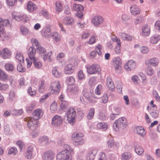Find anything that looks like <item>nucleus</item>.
I'll list each match as a JSON object with an SVG mask.
<instances>
[{
    "label": "nucleus",
    "instance_id": "1",
    "mask_svg": "<svg viewBox=\"0 0 160 160\" xmlns=\"http://www.w3.org/2000/svg\"><path fill=\"white\" fill-rule=\"evenodd\" d=\"M74 153L73 149L67 145L65 150L60 152L57 155V160H72V154Z\"/></svg>",
    "mask_w": 160,
    "mask_h": 160
},
{
    "label": "nucleus",
    "instance_id": "2",
    "mask_svg": "<svg viewBox=\"0 0 160 160\" xmlns=\"http://www.w3.org/2000/svg\"><path fill=\"white\" fill-rule=\"evenodd\" d=\"M127 124L126 119L124 118H121L116 120L113 124L114 129L118 131L123 129L126 127Z\"/></svg>",
    "mask_w": 160,
    "mask_h": 160
},
{
    "label": "nucleus",
    "instance_id": "3",
    "mask_svg": "<svg viewBox=\"0 0 160 160\" xmlns=\"http://www.w3.org/2000/svg\"><path fill=\"white\" fill-rule=\"evenodd\" d=\"M76 111L72 108H69L67 112L66 115L67 120L71 124L73 125L76 121Z\"/></svg>",
    "mask_w": 160,
    "mask_h": 160
},
{
    "label": "nucleus",
    "instance_id": "4",
    "mask_svg": "<svg viewBox=\"0 0 160 160\" xmlns=\"http://www.w3.org/2000/svg\"><path fill=\"white\" fill-rule=\"evenodd\" d=\"M25 121L28 122V127L32 130L36 129L38 126V120L34 119L32 117H28L25 118Z\"/></svg>",
    "mask_w": 160,
    "mask_h": 160
},
{
    "label": "nucleus",
    "instance_id": "5",
    "mask_svg": "<svg viewBox=\"0 0 160 160\" xmlns=\"http://www.w3.org/2000/svg\"><path fill=\"white\" fill-rule=\"evenodd\" d=\"M61 86L59 81H56L52 82L49 88V91L51 93H59L60 91Z\"/></svg>",
    "mask_w": 160,
    "mask_h": 160
},
{
    "label": "nucleus",
    "instance_id": "6",
    "mask_svg": "<svg viewBox=\"0 0 160 160\" xmlns=\"http://www.w3.org/2000/svg\"><path fill=\"white\" fill-rule=\"evenodd\" d=\"M63 120V117L58 115H56L52 118L51 124L55 127H58L61 125Z\"/></svg>",
    "mask_w": 160,
    "mask_h": 160
},
{
    "label": "nucleus",
    "instance_id": "7",
    "mask_svg": "<svg viewBox=\"0 0 160 160\" xmlns=\"http://www.w3.org/2000/svg\"><path fill=\"white\" fill-rule=\"evenodd\" d=\"M4 26L11 28V24L8 20H3L0 18V32L2 35L5 32Z\"/></svg>",
    "mask_w": 160,
    "mask_h": 160
},
{
    "label": "nucleus",
    "instance_id": "8",
    "mask_svg": "<svg viewBox=\"0 0 160 160\" xmlns=\"http://www.w3.org/2000/svg\"><path fill=\"white\" fill-rule=\"evenodd\" d=\"M73 8L74 10L77 12L76 16L79 18H82L83 16L82 13L84 8L83 6L80 4L75 3L73 5Z\"/></svg>",
    "mask_w": 160,
    "mask_h": 160
},
{
    "label": "nucleus",
    "instance_id": "9",
    "mask_svg": "<svg viewBox=\"0 0 160 160\" xmlns=\"http://www.w3.org/2000/svg\"><path fill=\"white\" fill-rule=\"evenodd\" d=\"M11 55V51L8 48H5L0 50V55L4 59L9 58Z\"/></svg>",
    "mask_w": 160,
    "mask_h": 160
},
{
    "label": "nucleus",
    "instance_id": "10",
    "mask_svg": "<svg viewBox=\"0 0 160 160\" xmlns=\"http://www.w3.org/2000/svg\"><path fill=\"white\" fill-rule=\"evenodd\" d=\"M43 111L40 108L35 109L33 112V118L38 120L40 119L43 115Z\"/></svg>",
    "mask_w": 160,
    "mask_h": 160
},
{
    "label": "nucleus",
    "instance_id": "11",
    "mask_svg": "<svg viewBox=\"0 0 160 160\" xmlns=\"http://www.w3.org/2000/svg\"><path fill=\"white\" fill-rule=\"evenodd\" d=\"M75 67L72 64H68L65 67L64 72L67 75H70L74 72Z\"/></svg>",
    "mask_w": 160,
    "mask_h": 160
},
{
    "label": "nucleus",
    "instance_id": "12",
    "mask_svg": "<svg viewBox=\"0 0 160 160\" xmlns=\"http://www.w3.org/2000/svg\"><path fill=\"white\" fill-rule=\"evenodd\" d=\"M136 66L135 62L132 60H130L124 65L125 69L127 71H130L134 69Z\"/></svg>",
    "mask_w": 160,
    "mask_h": 160
},
{
    "label": "nucleus",
    "instance_id": "13",
    "mask_svg": "<svg viewBox=\"0 0 160 160\" xmlns=\"http://www.w3.org/2000/svg\"><path fill=\"white\" fill-rule=\"evenodd\" d=\"M42 35L46 38L51 37V36L52 29L49 25H47L42 29Z\"/></svg>",
    "mask_w": 160,
    "mask_h": 160
},
{
    "label": "nucleus",
    "instance_id": "14",
    "mask_svg": "<svg viewBox=\"0 0 160 160\" xmlns=\"http://www.w3.org/2000/svg\"><path fill=\"white\" fill-rule=\"evenodd\" d=\"M98 68L96 64H92L87 66V69L88 73L90 74H94L96 73L98 70Z\"/></svg>",
    "mask_w": 160,
    "mask_h": 160
},
{
    "label": "nucleus",
    "instance_id": "15",
    "mask_svg": "<svg viewBox=\"0 0 160 160\" xmlns=\"http://www.w3.org/2000/svg\"><path fill=\"white\" fill-rule=\"evenodd\" d=\"M27 8L29 12H31L36 10L38 7L37 5L32 2L29 1L27 4Z\"/></svg>",
    "mask_w": 160,
    "mask_h": 160
},
{
    "label": "nucleus",
    "instance_id": "16",
    "mask_svg": "<svg viewBox=\"0 0 160 160\" xmlns=\"http://www.w3.org/2000/svg\"><path fill=\"white\" fill-rule=\"evenodd\" d=\"M54 156V153L51 151H48L44 153L43 159L44 160H52Z\"/></svg>",
    "mask_w": 160,
    "mask_h": 160
},
{
    "label": "nucleus",
    "instance_id": "17",
    "mask_svg": "<svg viewBox=\"0 0 160 160\" xmlns=\"http://www.w3.org/2000/svg\"><path fill=\"white\" fill-rule=\"evenodd\" d=\"M159 62V60L157 58H153L150 59L146 61V64H150L153 67L157 66Z\"/></svg>",
    "mask_w": 160,
    "mask_h": 160
},
{
    "label": "nucleus",
    "instance_id": "18",
    "mask_svg": "<svg viewBox=\"0 0 160 160\" xmlns=\"http://www.w3.org/2000/svg\"><path fill=\"white\" fill-rule=\"evenodd\" d=\"M45 81L44 80H42L39 82L38 90L41 93L44 92L46 90Z\"/></svg>",
    "mask_w": 160,
    "mask_h": 160
},
{
    "label": "nucleus",
    "instance_id": "19",
    "mask_svg": "<svg viewBox=\"0 0 160 160\" xmlns=\"http://www.w3.org/2000/svg\"><path fill=\"white\" fill-rule=\"evenodd\" d=\"M36 50L35 48L32 47L29 48L28 52V55L30 59L32 60L36 58L34 56L36 54Z\"/></svg>",
    "mask_w": 160,
    "mask_h": 160
},
{
    "label": "nucleus",
    "instance_id": "20",
    "mask_svg": "<svg viewBox=\"0 0 160 160\" xmlns=\"http://www.w3.org/2000/svg\"><path fill=\"white\" fill-rule=\"evenodd\" d=\"M16 96L15 92L13 90H11L8 95V100L10 102L16 101Z\"/></svg>",
    "mask_w": 160,
    "mask_h": 160
},
{
    "label": "nucleus",
    "instance_id": "21",
    "mask_svg": "<svg viewBox=\"0 0 160 160\" xmlns=\"http://www.w3.org/2000/svg\"><path fill=\"white\" fill-rule=\"evenodd\" d=\"M33 147L32 146H29L28 148L27 152L26 153V156L28 159H31L32 157Z\"/></svg>",
    "mask_w": 160,
    "mask_h": 160
},
{
    "label": "nucleus",
    "instance_id": "22",
    "mask_svg": "<svg viewBox=\"0 0 160 160\" xmlns=\"http://www.w3.org/2000/svg\"><path fill=\"white\" fill-rule=\"evenodd\" d=\"M150 28L147 25H145L142 28V34L144 36H148L150 33Z\"/></svg>",
    "mask_w": 160,
    "mask_h": 160
},
{
    "label": "nucleus",
    "instance_id": "23",
    "mask_svg": "<svg viewBox=\"0 0 160 160\" xmlns=\"http://www.w3.org/2000/svg\"><path fill=\"white\" fill-rule=\"evenodd\" d=\"M55 10L57 12H60L63 10V6L62 3L59 1L55 3Z\"/></svg>",
    "mask_w": 160,
    "mask_h": 160
},
{
    "label": "nucleus",
    "instance_id": "24",
    "mask_svg": "<svg viewBox=\"0 0 160 160\" xmlns=\"http://www.w3.org/2000/svg\"><path fill=\"white\" fill-rule=\"evenodd\" d=\"M131 12L133 14L137 15L140 13V10L136 5H132L130 7Z\"/></svg>",
    "mask_w": 160,
    "mask_h": 160
},
{
    "label": "nucleus",
    "instance_id": "25",
    "mask_svg": "<svg viewBox=\"0 0 160 160\" xmlns=\"http://www.w3.org/2000/svg\"><path fill=\"white\" fill-rule=\"evenodd\" d=\"M63 23L66 25H71L74 22L73 19L70 17H66L63 20Z\"/></svg>",
    "mask_w": 160,
    "mask_h": 160
},
{
    "label": "nucleus",
    "instance_id": "26",
    "mask_svg": "<svg viewBox=\"0 0 160 160\" xmlns=\"http://www.w3.org/2000/svg\"><path fill=\"white\" fill-rule=\"evenodd\" d=\"M73 144L75 146H78L82 144L84 142V140L82 138L77 139L72 138Z\"/></svg>",
    "mask_w": 160,
    "mask_h": 160
},
{
    "label": "nucleus",
    "instance_id": "27",
    "mask_svg": "<svg viewBox=\"0 0 160 160\" xmlns=\"http://www.w3.org/2000/svg\"><path fill=\"white\" fill-rule=\"evenodd\" d=\"M76 80L75 78L73 76H68L66 78V82L70 85H72L75 82Z\"/></svg>",
    "mask_w": 160,
    "mask_h": 160
},
{
    "label": "nucleus",
    "instance_id": "28",
    "mask_svg": "<svg viewBox=\"0 0 160 160\" xmlns=\"http://www.w3.org/2000/svg\"><path fill=\"white\" fill-rule=\"evenodd\" d=\"M96 153L97 150H93L90 151L88 155L87 160H94L95 155Z\"/></svg>",
    "mask_w": 160,
    "mask_h": 160
},
{
    "label": "nucleus",
    "instance_id": "29",
    "mask_svg": "<svg viewBox=\"0 0 160 160\" xmlns=\"http://www.w3.org/2000/svg\"><path fill=\"white\" fill-rule=\"evenodd\" d=\"M8 79V75L3 71L0 69V79L6 81Z\"/></svg>",
    "mask_w": 160,
    "mask_h": 160
},
{
    "label": "nucleus",
    "instance_id": "30",
    "mask_svg": "<svg viewBox=\"0 0 160 160\" xmlns=\"http://www.w3.org/2000/svg\"><path fill=\"white\" fill-rule=\"evenodd\" d=\"M33 60V63L35 67L38 69L40 68L42 66V63L39 61L38 59L36 58L32 59Z\"/></svg>",
    "mask_w": 160,
    "mask_h": 160
},
{
    "label": "nucleus",
    "instance_id": "31",
    "mask_svg": "<svg viewBox=\"0 0 160 160\" xmlns=\"http://www.w3.org/2000/svg\"><path fill=\"white\" fill-rule=\"evenodd\" d=\"M137 133L142 137H144L145 135L144 129L141 127L138 126L136 128Z\"/></svg>",
    "mask_w": 160,
    "mask_h": 160
},
{
    "label": "nucleus",
    "instance_id": "32",
    "mask_svg": "<svg viewBox=\"0 0 160 160\" xmlns=\"http://www.w3.org/2000/svg\"><path fill=\"white\" fill-rule=\"evenodd\" d=\"M96 51H92L90 53V56L91 58H93L95 57L97 54L98 55L99 53L98 52V50L99 52H100V46L98 45L95 48Z\"/></svg>",
    "mask_w": 160,
    "mask_h": 160
},
{
    "label": "nucleus",
    "instance_id": "33",
    "mask_svg": "<svg viewBox=\"0 0 160 160\" xmlns=\"http://www.w3.org/2000/svg\"><path fill=\"white\" fill-rule=\"evenodd\" d=\"M16 58L18 60L19 63H23L24 62V57L22 54L20 52H17L16 55Z\"/></svg>",
    "mask_w": 160,
    "mask_h": 160
},
{
    "label": "nucleus",
    "instance_id": "34",
    "mask_svg": "<svg viewBox=\"0 0 160 160\" xmlns=\"http://www.w3.org/2000/svg\"><path fill=\"white\" fill-rule=\"evenodd\" d=\"M121 60L119 57H116L113 60V64L114 67L121 66Z\"/></svg>",
    "mask_w": 160,
    "mask_h": 160
},
{
    "label": "nucleus",
    "instance_id": "35",
    "mask_svg": "<svg viewBox=\"0 0 160 160\" xmlns=\"http://www.w3.org/2000/svg\"><path fill=\"white\" fill-rule=\"evenodd\" d=\"M108 138L109 140L107 142V145L109 148H111L114 145V143L113 141V139L111 135L108 136Z\"/></svg>",
    "mask_w": 160,
    "mask_h": 160
},
{
    "label": "nucleus",
    "instance_id": "36",
    "mask_svg": "<svg viewBox=\"0 0 160 160\" xmlns=\"http://www.w3.org/2000/svg\"><path fill=\"white\" fill-rule=\"evenodd\" d=\"M160 40V35H155L152 37L151 39V42L153 44L157 43Z\"/></svg>",
    "mask_w": 160,
    "mask_h": 160
},
{
    "label": "nucleus",
    "instance_id": "37",
    "mask_svg": "<svg viewBox=\"0 0 160 160\" xmlns=\"http://www.w3.org/2000/svg\"><path fill=\"white\" fill-rule=\"evenodd\" d=\"M150 114L154 118H156L158 116L159 111L157 110H153L152 108L150 109Z\"/></svg>",
    "mask_w": 160,
    "mask_h": 160
},
{
    "label": "nucleus",
    "instance_id": "38",
    "mask_svg": "<svg viewBox=\"0 0 160 160\" xmlns=\"http://www.w3.org/2000/svg\"><path fill=\"white\" fill-rule=\"evenodd\" d=\"M4 67L6 70L8 71H12L14 68L13 64L11 63H6Z\"/></svg>",
    "mask_w": 160,
    "mask_h": 160
},
{
    "label": "nucleus",
    "instance_id": "39",
    "mask_svg": "<svg viewBox=\"0 0 160 160\" xmlns=\"http://www.w3.org/2000/svg\"><path fill=\"white\" fill-rule=\"evenodd\" d=\"M121 36L122 38L125 41H131L132 39L131 36L124 33H122Z\"/></svg>",
    "mask_w": 160,
    "mask_h": 160
},
{
    "label": "nucleus",
    "instance_id": "40",
    "mask_svg": "<svg viewBox=\"0 0 160 160\" xmlns=\"http://www.w3.org/2000/svg\"><path fill=\"white\" fill-rule=\"evenodd\" d=\"M134 149L136 152L138 154L141 155L143 153L144 150L141 146H137Z\"/></svg>",
    "mask_w": 160,
    "mask_h": 160
},
{
    "label": "nucleus",
    "instance_id": "41",
    "mask_svg": "<svg viewBox=\"0 0 160 160\" xmlns=\"http://www.w3.org/2000/svg\"><path fill=\"white\" fill-rule=\"evenodd\" d=\"M52 74L55 77L58 78L61 76V73L58 70L56 67H54L52 70Z\"/></svg>",
    "mask_w": 160,
    "mask_h": 160
},
{
    "label": "nucleus",
    "instance_id": "42",
    "mask_svg": "<svg viewBox=\"0 0 160 160\" xmlns=\"http://www.w3.org/2000/svg\"><path fill=\"white\" fill-rule=\"evenodd\" d=\"M57 103L55 101H54L51 104L50 110L52 113H55L57 110Z\"/></svg>",
    "mask_w": 160,
    "mask_h": 160
},
{
    "label": "nucleus",
    "instance_id": "43",
    "mask_svg": "<svg viewBox=\"0 0 160 160\" xmlns=\"http://www.w3.org/2000/svg\"><path fill=\"white\" fill-rule=\"evenodd\" d=\"M48 141V139L47 137H42L39 140V142L42 145L46 144Z\"/></svg>",
    "mask_w": 160,
    "mask_h": 160
},
{
    "label": "nucleus",
    "instance_id": "44",
    "mask_svg": "<svg viewBox=\"0 0 160 160\" xmlns=\"http://www.w3.org/2000/svg\"><path fill=\"white\" fill-rule=\"evenodd\" d=\"M145 70L147 75L149 76L152 75L154 72L153 68L150 66H148L146 68Z\"/></svg>",
    "mask_w": 160,
    "mask_h": 160
},
{
    "label": "nucleus",
    "instance_id": "45",
    "mask_svg": "<svg viewBox=\"0 0 160 160\" xmlns=\"http://www.w3.org/2000/svg\"><path fill=\"white\" fill-rule=\"evenodd\" d=\"M52 38L56 42H58L61 40V36L58 33L55 32L52 33Z\"/></svg>",
    "mask_w": 160,
    "mask_h": 160
},
{
    "label": "nucleus",
    "instance_id": "46",
    "mask_svg": "<svg viewBox=\"0 0 160 160\" xmlns=\"http://www.w3.org/2000/svg\"><path fill=\"white\" fill-rule=\"evenodd\" d=\"M21 16L22 14H20L19 13H16L15 12L12 13V18L18 21L21 20Z\"/></svg>",
    "mask_w": 160,
    "mask_h": 160
},
{
    "label": "nucleus",
    "instance_id": "47",
    "mask_svg": "<svg viewBox=\"0 0 160 160\" xmlns=\"http://www.w3.org/2000/svg\"><path fill=\"white\" fill-rule=\"evenodd\" d=\"M92 23L95 26L99 25L100 20L99 16H96L94 17L92 20Z\"/></svg>",
    "mask_w": 160,
    "mask_h": 160
},
{
    "label": "nucleus",
    "instance_id": "48",
    "mask_svg": "<svg viewBox=\"0 0 160 160\" xmlns=\"http://www.w3.org/2000/svg\"><path fill=\"white\" fill-rule=\"evenodd\" d=\"M60 104V107L62 110L66 109L68 106V102L65 100H62Z\"/></svg>",
    "mask_w": 160,
    "mask_h": 160
},
{
    "label": "nucleus",
    "instance_id": "49",
    "mask_svg": "<svg viewBox=\"0 0 160 160\" xmlns=\"http://www.w3.org/2000/svg\"><path fill=\"white\" fill-rule=\"evenodd\" d=\"M9 89V86L7 84H4L0 82V91H6Z\"/></svg>",
    "mask_w": 160,
    "mask_h": 160
},
{
    "label": "nucleus",
    "instance_id": "50",
    "mask_svg": "<svg viewBox=\"0 0 160 160\" xmlns=\"http://www.w3.org/2000/svg\"><path fill=\"white\" fill-rule=\"evenodd\" d=\"M83 95L86 98V99H87V101H88V102H95L96 101H93V98H91L90 97V93L88 92H84L83 93Z\"/></svg>",
    "mask_w": 160,
    "mask_h": 160
},
{
    "label": "nucleus",
    "instance_id": "51",
    "mask_svg": "<svg viewBox=\"0 0 160 160\" xmlns=\"http://www.w3.org/2000/svg\"><path fill=\"white\" fill-rule=\"evenodd\" d=\"M83 136V134L81 132H74L72 135V138H75L77 139L82 138Z\"/></svg>",
    "mask_w": 160,
    "mask_h": 160
},
{
    "label": "nucleus",
    "instance_id": "52",
    "mask_svg": "<svg viewBox=\"0 0 160 160\" xmlns=\"http://www.w3.org/2000/svg\"><path fill=\"white\" fill-rule=\"evenodd\" d=\"M94 114V108L90 109L89 111L88 114L87 115V118L88 119H92Z\"/></svg>",
    "mask_w": 160,
    "mask_h": 160
},
{
    "label": "nucleus",
    "instance_id": "53",
    "mask_svg": "<svg viewBox=\"0 0 160 160\" xmlns=\"http://www.w3.org/2000/svg\"><path fill=\"white\" fill-rule=\"evenodd\" d=\"M52 54V52L51 51L49 52H48L47 55L46 54V53L44 54H42L41 55L42 56V58L44 61H46L48 59L50 60H51V59L50 58V56Z\"/></svg>",
    "mask_w": 160,
    "mask_h": 160
},
{
    "label": "nucleus",
    "instance_id": "54",
    "mask_svg": "<svg viewBox=\"0 0 160 160\" xmlns=\"http://www.w3.org/2000/svg\"><path fill=\"white\" fill-rule=\"evenodd\" d=\"M131 157L130 154L128 153L125 152L122 155V160H128Z\"/></svg>",
    "mask_w": 160,
    "mask_h": 160
},
{
    "label": "nucleus",
    "instance_id": "55",
    "mask_svg": "<svg viewBox=\"0 0 160 160\" xmlns=\"http://www.w3.org/2000/svg\"><path fill=\"white\" fill-rule=\"evenodd\" d=\"M143 21V18L142 17L138 16L135 19L134 23L135 25L139 24L142 22Z\"/></svg>",
    "mask_w": 160,
    "mask_h": 160
},
{
    "label": "nucleus",
    "instance_id": "56",
    "mask_svg": "<svg viewBox=\"0 0 160 160\" xmlns=\"http://www.w3.org/2000/svg\"><path fill=\"white\" fill-rule=\"evenodd\" d=\"M18 153V150L15 147H12L9 149L8 154L15 155Z\"/></svg>",
    "mask_w": 160,
    "mask_h": 160
},
{
    "label": "nucleus",
    "instance_id": "57",
    "mask_svg": "<svg viewBox=\"0 0 160 160\" xmlns=\"http://www.w3.org/2000/svg\"><path fill=\"white\" fill-rule=\"evenodd\" d=\"M70 92H71L74 94L78 93L79 92V88L76 86L72 87L70 90H69Z\"/></svg>",
    "mask_w": 160,
    "mask_h": 160
},
{
    "label": "nucleus",
    "instance_id": "58",
    "mask_svg": "<svg viewBox=\"0 0 160 160\" xmlns=\"http://www.w3.org/2000/svg\"><path fill=\"white\" fill-rule=\"evenodd\" d=\"M85 78L83 72L82 70H80L78 73V78L79 80H82Z\"/></svg>",
    "mask_w": 160,
    "mask_h": 160
},
{
    "label": "nucleus",
    "instance_id": "59",
    "mask_svg": "<svg viewBox=\"0 0 160 160\" xmlns=\"http://www.w3.org/2000/svg\"><path fill=\"white\" fill-rule=\"evenodd\" d=\"M115 110L118 112L117 113H112L110 115V118L112 120H113L115 119V116L117 115H119L120 112V109L119 108H117L115 109Z\"/></svg>",
    "mask_w": 160,
    "mask_h": 160
},
{
    "label": "nucleus",
    "instance_id": "60",
    "mask_svg": "<svg viewBox=\"0 0 160 160\" xmlns=\"http://www.w3.org/2000/svg\"><path fill=\"white\" fill-rule=\"evenodd\" d=\"M37 49L41 55L42 54H44L46 52V51L44 48L41 47V46L37 48Z\"/></svg>",
    "mask_w": 160,
    "mask_h": 160
},
{
    "label": "nucleus",
    "instance_id": "61",
    "mask_svg": "<svg viewBox=\"0 0 160 160\" xmlns=\"http://www.w3.org/2000/svg\"><path fill=\"white\" fill-rule=\"evenodd\" d=\"M96 37L95 36H92L88 41V43L89 44H92L96 42Z\"/></svg>",
    "mask_w": 160,
    "mask_h": 160
},
{
    "label": "nucleus",
    "instance_id": "62",
    "mask_svg": "<svg viewBox=\"0 0 160 160\" xmlns=\"http://www.w3.org/2000/svg\"><path fill=\"white\" fill-rule=\"evenodd\" d=\"M20 30L22 34L23 35L27 34L29 33V31L26 28L24 27H22Z\"/></svg>",
    "mask_w": 160,
    "mask_h": 160
},
{
    "label": "nucleus",
    "instance_id": "63",
    "mask_svg": "<svg viewBox=\"0 0 160 160\" xmlns=\"http://www.w3.org/2000/svg\"><path fill=\"white\" fill-rule=\"evenodd\" d=\"M28 93L31 96L35 95L36 94V90L33 89L31 87L28 88Z\"/></svg>",
    "mask_w": 160,
    "mask_h": 160
},
{
    "label": "nucleus",
    "instance_id": "64",
    "mask_svg": "<svg viewBox=\"0 0 160 160\" xmlns=\"http://www.w3.org/2000/svg\"><path fill=\"white\" fill-rule=\"evenodd\" d=\"M132 81L135 84H137L139 83L140 80L139 78L137 75H134L132 77Z\"/></svg>",
    "mask_w": 160,
    "mask_h": 160
}]
</instances>
